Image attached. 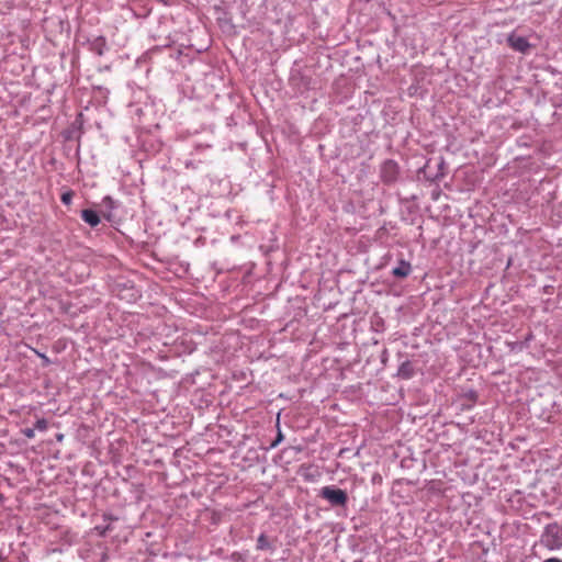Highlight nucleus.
Returning <instances> with one entry per match:
<instances>
[{
    "label": "nucleus",
    "mask_w": 562,
    "mask_h": 562,
    "mask_svg": "<svg viewBox=\"0 0 562 562\" xmlns=\"http://www.w3.org/2000/svg\"><path fill=\"white\" fill-rule=\"evenodd\" d=\"M541 543L549 550L562 549V522H551L541 535Z\"/></svg>",
    "instance_id": "nucleus-1"
},
{
    "label": "nucleus",
    "mask_w": 562,
    "mask_h": 562,
    "mask_svg": "<svg viewBox=\"0 0 562 562\" xmlns=\"http://www.w3.org/2000/svg\"><path fill=\"white\" fill-rule=\"evenodd\" d=\"M319 495L334 506H345L348 502L347 493L333 486H324Z\"/></svg>",
    "instance_id": "nucleus-2"
},
{
    "label": "nucleus",
    "mask_w": 562,
    "mask_h": 562,
    "mask_svg": "<svg viewBox=\"0 0 562 562\" xmlns=\"http://www.w3.org/2000/svg\"><path fill=\"white\" fill-rule=\"evenodd\" d=\"M380 176L383 182L392 183L396 181L398 177V165L394 160H385L380 170Z\"/></svg>",
    "instance_id": "nucleus-3"
},
{
    "label": "nucleus",
    "mask_w": 562,
    "mask_h": 562,
    "mask_svg": "<svg viewBox=\"0 0 562 562\" xmlns=\"http://www.w3.org/2000/svg\"><path fill=\"white\" fill-rule=\"evenodd\" d=\"M507 43L514 50L519 53H527L531 47L526 37L516 35L515 33L508 35Z\"/></svg>",
    "instance_id": "nucleus-4"
},
{
    "label": "nucleus",
    "mask_w": 562,
    "mask_h": 562,
    "mask_svg": "<svg viewBox=\"0 0 562 562\" xmlns=\"http://www.w3.org/2000/svg\"><path fill=\"white\" fill-rule=\"evenodd\" d=\"M477 401V393L474 390H462L459 394V405L462 408H471Z\"/></svg>",
    "instance_id": "nucleus-5"
},
{
    "label": "nucleus",
    "mask_w": 562,
    "mask_h": 562,
    "mask_svg": "<svg viewBox=\"0 0 562 562\" xmlns=\"http://www.w3.org/2000/svg\"><path fill=\"white\" fill-rule=\"evenodd\" d=\"M81 218L89 224L91 227H95L100 224V216L93 210L86 209L81 211Z\"/></svg>",
    "instance_id": "nucleus-6"
},
{
    "label": "nucleus",
    "mask_w": 562,
    "mask_h": 562,
    "mask_svg": "<svg viewBox=\"0 0 562 562\" xmlns=\"http://www.w3.org/2000/svg\"><path fill=\"white\" fill-rule=\"evenodd\" d=\"M412 272V266L405 260H401L398 266L392 270V274L396 278H406Z\"/></svg>",
    "instance_id": "nucleus-7"
},
{
    "label": "nucleus",
    "mask_w": 562,
    "mask_h": 562,
    "mask_svg": "<svg viewBox=\"0 0 562 562\" xmlns=\"http://www.w3.org/2000/svg\"><path fill=\"white\" fill-rule=\"evenodd\" d=\"M415 374L414 366L411 361H404L397 371V375L402 379H411Z\"/></svg>",
    "instance_id": "nucleus-8"
},
{
    "label": "nucleus",
    "mask_w": 562,
    "mask_h": 562,
    "mask_svg": "<svg viewBox=\"0 0 562 562\" xmlns=\"http://www.w3.org/2000/svg\"><path fill=\"white\" fill-rule=\"evenodd\" d=\"M270 547L268 538L266 535L261 533L257 539V549L258 550H266Z\"/></svg>",
    "instance_id": "nucleus-9"
},
{
    "label": "nucleus",
    "mask_w": 562,
    "mask_h": 562,
    "mask_svg": "<svg viewBox=\"0 0 562 562\" xmlns=\"http://www.w3.org/2000/svg\"><path fill=\"white\" fill-rule=\"evenodd\" d=\"M72 196L74 192L71 190H68L61 194L60 200L65 205H69L72 201Z\"/></svg>",
    "instance_id": "nucleus-10"
},
{
    "label": "nucleus",
    "mask_w": 562,
    "mask_h": 562,
    "mask_svg": "<svg viewBox=\"0 0 562 562\" xmlns=\"http://www.w3.org/2000/svg\"><path fill=\"white\" fill-rule=\"evenodd\" d=\"M47 427H48V423L44 418L37 419L35 423V428L40 431H45L47 429Z\"/></svg>",
    "instance_id": "nucleus-11"
},
{
    "label": "nucleus",
    "mask_w": 562,
    "mask_h": 562,
    "mask_svg": "<svg viewBox=\"0 0 562 562\" xmlns=\"http://www.w3.org/2000/svg\"><path fill=\"white\" fill-rule=\"evenodd\" d=\"M24 436L27 437V438H33L35 436L34 434V429H31V428H26L24 429L23 431Z\"/></svg>",
    "instance_id": "nucleus-12"
},
{
    "label": "nucleus",
    "mask_w": 562,
    "mask_h": 562,
    "mask_svg": "<svg viewBox=\"0 0 562 562\" xmlns=\"http://www.w3.org/2000/svg\"><path fill=\"white\" fill-rule=\"evenodd\" d=\"M95 45L98 46V54L101 55L102 54V47L105 45V42L104 40H100V43H95Z\"/></svg>",
    "instance_id": "nucleus-13"
},
{
    "label": "nucleus",
    "mask_w": 562,
    "mask_h": 562,
    "mask_svg": "<svg viewBox=\"0 0 562 562\" xmlns=\"http://www.w3.org/2000/svg\"><path fill=\"white\" fill-rule=\"evenodd\" d=\"M543 562H562V560L559 558H549V559L544 560Z\"/></svg>",
    "instance_id": "nucleus-14"
},
{
    "label": "nucleus",
    "mask_w": 562,
    "mask_h": 562,
    "mask_svg": "<svg viewBox=\"0 0 562 562\" xmlns=\"http://www.w3.org/2000/svg\"><path fill=\"white\" fill-rule=\"evenodd\" d=\"M281 440H282V435H281V432H279L277 440L272 443V447H276L278 445V442Z\"/></svg>",
    "instance_id": "nucleus-15"
},
{
    "label": "nucleus",
    "mask_w": 562,
    "mask_h": 562,
    "mask_svg": "<svg viewBox=\"0 0 562 562\" xmlns=\"http://www.w3.org/2000/svg\"><path fill=\"white\" fill-rule=\"evenodd\" d=\"M63 437H64L63 435H58L57 439L60 441L63 439Z\"/></svg>",
    "instance_id": "nucleus-16"
},
{
    "label": "nucleus",
    "mask_w": 562,
    "mask_h": 562,
    "mask_svg": "<svg viewBox=\"0 0 562 562\" xmlns=\"http://www.w3.org/2000/svg\"><path fill=\"white\" fill-rule=\"evenodd\" d=\"M342 562H345V561H342Z\"/></svg>",
    "instance_id": "nucleus-17"
}]
</instances>
